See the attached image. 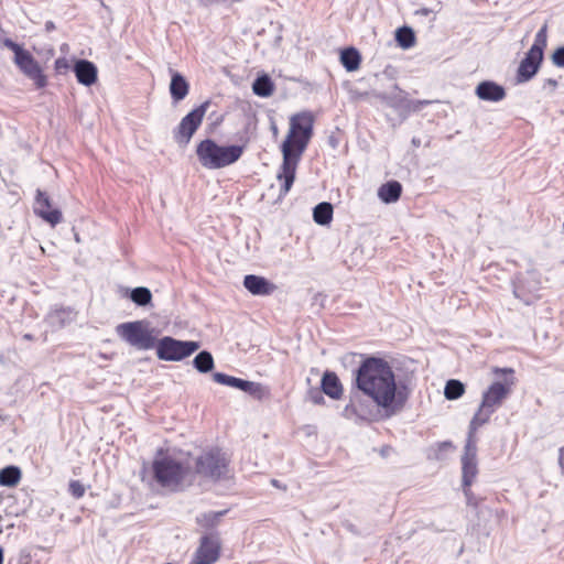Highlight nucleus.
<instances>
[{
  "label": "nucleus",
  "mask_w": 564,
  "mask_h": 564,
  "mask_svg": "<svg viewBox=\"0 0 564 564\" xmlns=\"http://www.w3.org/2000/svg\"><path fill=\"white\" fill-rule=\"evenodd\" d=\"M74 72L78 83L90 86L97 80V67L87 59H79L74 65Z\"/></svg>",
  "instance_id": "nucleus-17"
},
{
  "label": "nucleus",
  "mask_w": 564,
  "mask_h": 564,
  "mask_svg": "<svg viewBox=\"0 0 564 564\" xmlns=\"http://www.w3.org/2000/svg\"><path fill=\"white\" fill-rule=\"evenodd\" d=\"M226 513V510L224 511H218V512H214V511H210V512H207V513H203L202 516H199L197 518V522L203 525V527H214L218 523L219 519Z\"/></svg>",
  "instance_id": "nucleus-30"
},
{
  "label": "nucleus",
  "mask_w": 564,
  "mask_h": 564,
  "mask_svg": "<svg viewBox=\"0 0 564 564\" xmlns=\"http://www.w3.org/2000/svg\"><path fill=\"white\" fill-rule=\"evenodd\" d=\"M24 337H25L26 339H31V338H32V337H31V335H25Z\"/></svg>",
  "instance_id": "nucleus-46"
},
{
  "label": "nucleus",
  "mask_w": 564,
  "mask_h": 564,
  "mask_svg": "<svg viewBox=\"0 0 564 564\" xmlns=\"http://www.w3.org/2000/svg\"><path fill=\"white\" fill-rule=\"evenodd\" d=\"M243 153L241 145H219L212 139H205L197 144L196 155L202 166L218 170L237 162Z\"/></svg>",
  "instance_id": "nucleus-4"
},
{
  "label": "nucleus",
  "mask_w": 564,
  "mask_h": 564,
  "mask_svg": "<svg viewBox=\"0 0 564 564\" xmlns=\"http://www.w3.org/2000/svg\"><path fill=\"white\" fill-rule=\"evenodd\" d=\"M69 68V63L66 58L61 57L55 61V69L58 73L66 72Z\"/></svg>",
  "instance_id": "nucleus-35"
},
{
  "label": "nucleus",
  "mask_w": 564,
  "mask_h": 564,
  "mask_svg": "<svg viewBox=\"0 0 564 564\" xmlns=\"http://www.w3.org/2000/svg\"><path fill=\"white\" fill-rule=\"evenodd\" d=\"M453 445L451 442H443L441 445H440V448L441 449H447V448H452Z\"/></svg>",
  "instance_id": "nucleus-40"
},
{
  "label": "nucleus",
  "mask_w": 564,
  "mask_h": 564,
  "mask_svg": "<svg viewBox=\"0 0 564 564\" xmlns=\"http://www.w3.org/2000/svg\"><path fill=\"white\" fill-rule=\"evenodd\" d=\"M532 292H535V291H539V288L538 286H534L533 290H531Z\"/></svg>",
  "instance_id": "nucleus-44"
},
{
  "label": "nucleus",
  "mask_w": 564,
  "mask_h": 564,
  "mask_svg": "<svg viewBox=\"0 0 564 564\" xmlns=\"http://www.w3.org/2000/svg\"><path fill=\"white\" fill-rule=\"evenodd\" d=\"M546 32H547V24L545 23L536 33L534 43L531 46V48H538V53H543L545 46H546Z\"/></svg>",
  "instance_id": "nucleus-31"
},
{
  "label": "nucleus",
  "mask_w": 564,
  "mask_h": 564,
  "mask_svg": "<svg viewBox=\"0 0 564 564\" xmlns=\"http://www.w3.org/2000/svg\"><path fill=\"white\" fill-rule=\"evenodd\" d=\"M209 106L210 101L206 100L181 120L173 132L174 139L178 144L186 145L191 141L193 134L199 128Z\"/></svg>",
  "instance_id": "nucleus-9"
},
{
  "label": "nucleus",
  "mask_w": 564,
  "mask_h": 564,
  "mask_svg": "<svg viewBox=\"0 0 564 564\" xmlns=\"http://www.w3.org/2000/svg\"><path fill=\"white\" fill-rule=\"evenodd\" d=\"M513 386V379L506 380L502 382H494L482 393L481 403L474 414L469 423V430L471 433H476L477 430L489 422L491 415L500 408L503 401L508 398Z\"/></svg>",
  "instance_id": "nucleus-5"
},
{
  "label": "nucleus",
  "mask_w": 564,
  "mask_h": 564,
  "mask_svg": "<svg viewBox=\"0 0 564 564\" xmlns=\"http://www.w3.org/2000/svg\"><path fill=\"white\" fill-rule=\"evenodd\" d=\"M476 433L468 429V436L462 457L463 485L469 487L478 474Z\"/></svg>",
  "instance_id": "nucleus-10"
},
{
  "label": "nucleus",
  "mask_w": 564,
  "mask_h": 564,
  "mask_svg": "<svg viewBox=\"0 0 564 564\" xmlns=\"http://www.w3.org/2000/svg\"><path fill=\"white\" fill-rule=\"evenodd\" d=\"M431 104L430 100H417L414 106V110L421 109V107Z\"/></svg>",
  "instance_id": "nucleus-37"
},
{
  "label": "nucleus",
  "mask_w": 564,
  "mask_h": 564,
  "mask_svg": "<svg viewBox=\"0 0 564 564\" xmlns=\"http://www.w3.org/2000/svg\"><path fill=\"white\" fill-rule=\"evenodd\" d=\"M475 93L479 99L492 102L500 101L506 97L505 88L491 80L479 83Z\"/></svg>",
  "instance_id": "nucleus-16"
},
{
  "label": "nucleus",
  "mask_w": 564,
  "mask_h": 564,
  "mask_svg": "<svg viewBox=\"0 0 564 564\" xmlns=\"http://www.w3.org/2000/svg\"><path fill=\"white\" fill-rule=\"evenodd\" d=\"M213 379L219 384L232 387L247 392L258 400H261L267 395L264 387L258 382L243 380L221 372H215L213 375Z\"/></svg>",
  "instance_id": "nucleus-11"
},
{
  "label": "nucleus",
  "mask_w": 564,
  "mask_h": 564,
  "mask_svg": "<svg viewBox=\"0 0 564 564\" xmlns=\"http://www.w3.org/2000/svg\"><path fill=\"white\" fill-rule=\"evenodd\" d=\"M271 482H272V485H273L274 487H278V488L280 487L279 481H278L276 479H272V481H271Z\"/></svg>",
  "instance_id": "nucleus-41"
},
{
  "label": "nucleus",
  "mask_w": 564,
  "mask_h": 564,
  "mask_svg": "<svg viewBox=\"0 0 564 564\" xmlns=\"http://www.w3.org/2000/svg\"><path fill=\"white\" fill-rule=\"evenodd\" d=\"M243 286L253 295H269L275 289L267 279L253 274L245 276Z\"/></svg>",
  "instance_id": "nucleus-18"
},
{
  "label": "nucleus",
  "mask_w": 564,
  "mask_h": 564,
  "mask_svg": "<svg viewBox=\"0 0 564 564\" xmlns=\"http://www.w3.org/2000/svg\"><path fill=\"white\" fill-rule=\"evenodd\" d=\"M3 563V552H2V549H0V564Z\"/></svg>",
  "instance_id": "nucleus-43"
},
{
  "label": "nucleus",
  "mask_w": 564,
  "mask_h": 564,
  "mask_svg": "<svg viewBox=\"0 0 564 564\" xmlns=\"http://www.w3.org/2000/svg\"><path fill=\"white\" fill-rule=\"evenodd\" d=\"M3 45L14 52V58H19L20 53H25L19 44L13 42L11 39H4Z\"/></svg>",
  "instance_id": "nucleus-32"
},
{
  "label": "nucleus",
  "mask_w": 564,
  "mask_h": 564,
  "mask_svg": "<svg viewBox=\"0 0 564 564\" xmlns=\"http://www.w3.org/2000/svg\"><path fill=\"white\" fill-rule=\"evenodd\" d=\"M542 61L543 53H538V48H530L519 65L517 73L518 83L530 80L538 73Z\"/></svg>",
  "instance_id": "nucleus-14"
},
{
  "label": "nucleus",
  "mask_w": 564,
  "mask_h": 564,
  "mask_svg": "<svg viewBox=\"0 0 564 564\" xmlns=\"http://www.w3.org/2000/svg\"><path fill=\"white\" fill-rule=\"evenodd\" d=\"M322 389L332 399H339L343 394L341 383L335 372L326 371L322 378Z\"/></svg>",
  "instance_id": "nucleus-20"
},
{
  "label": "nucleus",
  "mask_w": 564,
  "mask_h": 564,
  "mask_svg": "<svg viewBox=\"0 0 564 564\" xmlns=\"http://www.w3.org/2000/svg\"><path fill=\"white\" fill-rule=\"evenodd\" d=\"M552 62L557 67H564V46L556 48L552 55Z\"/></svg>",
  "instance_id": "nucleus-34"
},
{
  "label": "nucleus",
  "mask_w": 564,
  "mask_h": 564,
  "mask_svg": "<svg viewBox=\"0 0 564 564\" xmlns=\"http://www.w3.org/2000/svg\"><path fill=\"white\" fill-rule=\"evenodd\" d=\"M51 199L47 194L37 189L34 205V213L50 225L55 226L62 220V213L59 209H52Z\"/></svg>",
  "instance_id": "nucleus-15"
},
{
  "label": "nucleus",
  "mask_w": 564,
  "mask_h": 564,
  "mask_svg": "<svg viewBox=\"0 0 564 564\" xmlns=\"http://www.w3.org/2000/svg\"><path fill=\"white\" fill-rule=\"evenodd\" d=\"M274 89L273 83L268 75L258 77L252 85V90L257 96L269 97Z\"/></svg>",
  "instance_id": "nucleus-25"
},
{
  "label": "nucleus",
  "mask_w": 564,
  "mask_h": 564,
  "mask_svg": "<svg viewBox=\"0 0 564 564\" xmlns=\"http://www.w3.org/2000/svg\"><path fill=\"white\" fill-rule=\"evenodd\" d=\"M69 491L75 498H80L85 494V488L79 481L73 480L69 484Z\"/></svg>",
  "instance_id": "nucleus-33"
},
{
  "label": "nucleus",
  "mask_w": 564,
  "mask_h": 564,
  "mask_svg": "<svg viewBox=\"0 0 564 564\" xmlns=\"http://www.w3.org/2000/svg\"><path fill=\"white\" fill-rule=\"evenodd\" d=\"M340 63L347 72H355L360 67L361 56L355 47H347L340 52Z\"/></svg>",
  "instance_id": "nucleus-22"
},
{
  "label": "nucleus",
  "mask_w": 564,
  "mask_h": 564,
  "mask_svg": "<svg viewBox=\"0 0 564 564\" xmlns=\"http://www.w3.org/2000/svg\"><path fill=\"white\" fill-rule=\"evenodd\" d=\"M193 365L197 371L207 373L214 368V358L209 351L203 350L196 355Z\"/></svg>",
  "instance_id": "nucleus-26"
},
{
  "label": "nucleus",
  "mask_w": 564,
  "mask_h": 564,
  "mask_svg": "<svg viewBox=\"0 0 564 564\" xmlns=\"http://www.w3.org/2000/svg\"><path fill=\"white\" fill-rule=\"evenodd\" d=\"M313 133V117L308 112L294 115L290 120V130L282 143L283 162L278 180L283 181L281 194L285 195L295 180L296 167L302 153Z\"/></svg>",
  "instance_id": "nucleus-2"
},
{
  "label": "nucleus",
  "mask_w": 564,
  "mask_h": 564,
  "mask_svg": "<svg viewBox=\"0 0 564 564\" xmlns=\"http://www.w3.org/2000/svg\"><path fill=\"white\" fill-rule=\"evenodd\" d=\"M195 476L218 480L226 478L229 474V460L219 449H210L203 453L195 460Z\"/></svg>",
  "instance_id": "nucleus-7"
},
{
  "label": "nucleus",
  "mask_w": 564,
  "mask_h": 564,
  "mask_svg": "<svg viewBox=\"0 0 564 564\" xmlns=\"http://www.w3.org/2000/svg\"><path fill=\"white\" fill-rule=\"evenodd\" d=\"M395 40L402 48H410L415 43V35L411 28L402 26L397 30Z\"/></svg>",
  "instance_id": "nucleus-27"
},
{
  "label": "nucleus",
  "mask_w": 564,
  "mask_h": 564,
  "mask_svg": "<svg viewBox=\"0 0 564 564\" xmlns=\"http://www.w3.org/2000/svg\"><path fill=\"white\" fill-rule=\"evenodd\" d=\"M313 218L318 225H328L333 218L332 204L327 202L317 204L313 210Z\"/></svg>",
  "instance_id": "nucleus-23"
},
{
  "label": "nucleus",
  "mask_w": 564,
  "mask_h": 564,
  "mask_svg": "<svg viewBox=\"0 0 564 564\" xmlns=\"http://www.w3.org/2000/svg\"><path fill=\"white\" fill-rule=\"evenodd\" d=\"M322 400H323L322 395H319L318 398H314V402L315 403H319Z\"/></svg>",
  "instance_id": "nucleus-42"
},
{
  "label": "nucleus",
  "mask_w": 564,
  "mask_h": 564,
  "mask_svg": "<svg viewBox=\"0 0 564 564\" xmlns=\"http://www.w3.org/2000/svg\"><path fill=\"white\" fill-rule=\"evenodd\" d=\"M152 468L155 480L172 491L183 490L195 480V471L189 459L161 456L154 459Z\"/></svg>",
  "instance_id": "nucleus-3"
},
{
  "label": "nucleus",
  "mask_w": 564,
  "mask_h": 564,
  "mask_svg": "<svg viewBox=\"0 0 564 564\" xmlns=\"http://www.w3.org/2000/svg\"><path fill=\"white\" fill-rule=\"evenodd\" d=\"M524 302H525L527 304H530L531 300H530V299H525V300H524Z\"/></svg>",
  "instance_id": "nucleus-45"
},
{
  "label": "nucleus",
  "mask_w": 564,
  "mask_h": 564,
  "mask_svg": "<svg viewBox=\"0 0 564 564\" xmlns=\"http://www.w3.org/2000/svg\"><path fill=\"white\" fill-rule=\"evenodd\" d=\"M170 72L172 74L170 94L174 102H180L188 95L189 85L183 75L172 69H170Z\"/></svg>",
  "instance_id": "nucleus-19"
},
{
  "label": "nucleus",
  "mask_w": 564,
  "mask_h": 564,
  "mask_svg": "<svg viewBox=\"0 0 564 564\" xmlns=\"http://www.w3.org/2000/svg\"><path fill=\"white\" fill-rule=\"evenodd\" d=\"M464 392L465 386L459 380L451 379L445 384L444 395L447 400H456L460 398Z\"/></svg>",
  "instance_id": "nucleus-28"
},
{
  "label": "nucleus",
  "mask_w": 564,
  "mask_h": 564,
  "mask_svg": "<svg viewBox=\"0 0 564 564\" xmlns=\"http://www.w3.org/2000/svg\"><path fill=\"white\" fill-rule=\"evenodd\" d=\"M523 285H519L514 289V295L519 299H522Z\"/></svg>",
  "instance_id": "nucleus-39"
},
{
  "label": "nucleus",
  "mask_w": 564,
  "mask_h": 564,
  "mask_svg": "<svg viewBox=\"0 0 564 564\" xmlns=\"http://www.w3.org/2000/svg\"><path fill=\"white\" fill-rule=\"evenodd\" d=\"M356 382L359 390L389 414H395L403 408L404 398L397 392L394 373L386 360L367 358L357 370Z\"/></svg>",
  "instance_id": "nucleus-1"
},
{
  "label": "nucleus",
  "mask_w": 564,
  "mask_h": 564,
  "mask_svg": "<svg viewBox=\"0 0 564 564\" xmlns=\"http://www.w3.org/2000/svg\"><path fill=\"white\" fill-rule=\"evenodd\" d=\"M401 192V184L397 181H390L380 186L378 196L382 202L390 204L397 202L400 198Z\"/></svg>",
  "instance_id": "nucleus-21"
},
{
  "label": "nucleus",
  "mask_w": 564,
  "mask_h": 564,
  "mask_svg": "<svg viewBox=\"0 0 564 564\" xmlns=\"http://www.w3.org/2000/svg\"><path fill=\"white\" fill-rule=\"evenodd\" d=\"M21 479V470L17 466H7L0 470V485L13 487Z\"/></svg>",
  "instance_id": "nucleus-24"
},
{
  "label": "nucleus",
  "mask_w": 564,
  "mask_h": 564,
  "mask_svg": "<svg viewBox=\"0 0 564 564\" xmlns=\"http://www.w3.org/2000/svg\"><path fill=\"white\" fill-rule=\"evenodd\" d=\"M198 348V341H183L165 336L156 344V356L161 360L180 361L194 354Z\"/></svg>",
  "instance_id": "nucleus-8"
},
{
  "label": "nucleus",
  "mask_w": 564,
  "mask_h": 564,
  "mask_svg": "<svg viewBox=\"0 0 564 564\" xmlns=\"http://www.w3.org/2000/svg\"><path fill=\"white\" fill-rule=\"evenodd\" d=\"M14 62L21 72L34 82L36 88H43L46 86V76L43 74L41 66L30 52L26 51L25 53H20L19 58H14Z\"/></svg>",
  "instance_id": "nucleus-13"
},
{
  "label": "nucleus",
  "mask_w": 564,
  "mask_h": 564,
  "mask_svg": "<svg viewBox=\"0 0 564 564\" xmlns=\"http://www.w3.org/2000/svg\"><path fill=\"white\" fill-rule=\"evenodd\" d=\"M546 86L551 87V90L553 91L557 87V82L553 78H549L545 80V84H544V87H546Z\"/></svg>",
  "instance_id": "nucleus-36"
},
{
  "label": "nucleus",
  "mask_w": 564,
  "mask_h": 564,
  "mask_svg": "<svg viewBox=\"0 0 564 564\" xmlns=\"http://www.w3.org/2000/svg\"><path fill=\"white\" fill-rule=\"evenodd\" d=\"M130 297L137 305L145 306L152 300V293L148 288L138 286L131 291Z\"/></svg>",
  "instance_id": "nucleus-29"
},
{
  "label": "nucleus",
  "mask_w": 564,
  "mask_h": 564,
  "mask_svg": "<svg viewBox=\"0 0 564 564\" xmlns=\"http://www.w3.org/2000/svg\"><path fill=\"white\" fill-rule=\"evenodd\" d=\"M220 541L216 534L205 535L195 552L194 564H213L219 558Z\"/></svg>",
  "instance_id": "nucleus-12"
},
{
  "label": "nucleus",
  "mask_w": 564,
  "mask_h": 564,
  "mask_svg": "<svg viewBox=\"0 0 564 564\" xmlns=\"http://www.w3.org/2000/svg\"><path fill=\"white\" fill-rule=\"evenodd\" d=\"M117 335L138 350H149L155 346L158 330L148 321H135L119 324Z\"/></svg>",
  "instance_id": "nucleus-6"
},
{
  "label": "nucleus",
  "mask_w": 564,
  "mask_h": 564,
  "mask_svg": "<svg viewBox=\"0 0 564 564\" xmlns=\"http://www.w3.org/2000/svg\"><path fill=\"white\" fill-rule=\"evenodd\" d=\"M494 372L495 373H506V372L513 373V370L511 368H508V369L507 368H505V369L495 368Z\"/></svg>",
  "instance_id": "nucleus-38"
}]
</instances>
